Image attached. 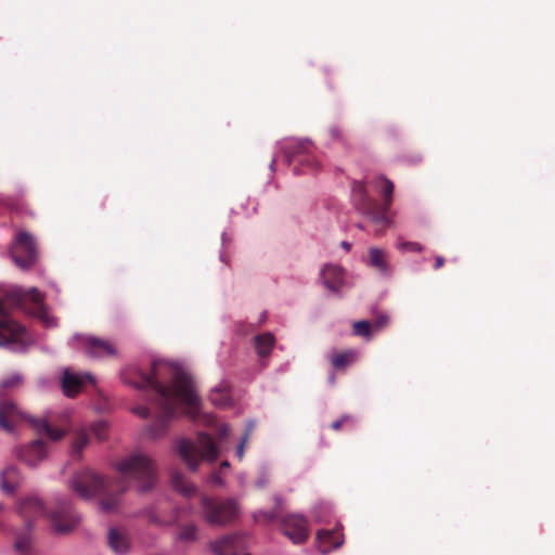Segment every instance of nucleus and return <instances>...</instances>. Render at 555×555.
I'll list each match as a JSON object with an SVG mask.
<instances>
[{"label":"nucleus","mask_w":555,"mask_h":555,"mask_svg":"<svg viewBox=\"0 0 555 555\" xmlns=\"http://www.w3.org/2000/svg\"><path fill=\"white\" fill-rule=\"evenodd\" d=\"M20 481L21 476L15 466H8L0 473V490L7 494H13Z\"/></svg>","instance_id":"412c9836"},{"label":"nucleus","mask_w":555,"mask_h":555,"mask_svg":"<svg viewBox=\"0 0 555 555\" xmlns=\"http://www.w3.org/2000/svg\"><path fill=\"white\" fill-rule=\"evenodd\" d=\"M30 529L31 524L27 522L26 531L16 535L14 547L21 555H26L30 550Z\"/></svg>","instance_id":"c756f323"},{"label":"nucleus","mask_w":555,"mask_h":555,"mask_svg":"<svg viewBox=\"0 0 555 555\" xmlns=\"http://www.w3.org/2000/svg\"><path fill=\"white\" fill-rule=\"evenodd\" d=\"M108 544L117 555H124L129 548V540L125 532L111 528L108 531Z\"/></svg>","instance_id":"b1692460"},{"label":"nucleus","mask_w":555,"mask_h":555,"mask_svg":"<svg viewBox=\"0 0 555 555\" xmlns=\"http://www.w3.org/2000/svg\"><path fill=\"white\" fill-rule=\"evenodd\" d=\"M324 285L336 292L339 289L344 280V270L339 266L327 264L321 272Z\"/></svg>","instance_id":"aec40b11"},{"label":"nucleus","mask_w":555,"mask_h":555,"mask_svg":"<svg viewBox=\"0 0 555 555\" xmlns=\"http://www.w3.org/2000/svg\"><path fill=\"white\" fill-rule=\"evenodd\" d=\"M446 260L442 256H436L435 257V263H434V269L435 270H439L440 268L443 267Z\"/></svg>","instance_id":"37998d69"},{"label":"nucleus","mask_w":555,"mask_h":555,"mask_svg":"<svg viewBox=\"0 0 555 555\" xmlns=\"http://www.w3.org/2000/svg\"><path fill=\"white\" fill-rule=\"evenodd\" d=\"M69 488L81 499L89 501L95 496H100V507L103 512H115L117 499L108 498L111 486L108 480L91 468H83L72 477Z\"/></svg>","instance_id":"20e7f679"},{"label":"nucleus","mask_w":555,"mask_h":555,"mask_svg":"<svg viewBox=\"0 0 555 555\" xmlns=\"http://www.w3.org/2000/svg\"><path fill=\"white\" fill-rule=\"evenodd\" d=\"M177 539L182 542H193L197 539V528L195 525H188L181 529Z\"/></svg>","instance_id":"f704fd0d"},{"label":"nucleus","mask_w":555,"mask_h":555,"mask_svg":"<svg viewBox=\"0 0 555 555\" xmlns=\"http://www.w3.org/2000/svg\"><path fill=\"white\" fill-rule=\"evenodd\" d=\"M144 514L151 524L158 527L173 525L179 518V509L173 508L167 514L165 508L158 505L147 507Z\"/></svg>","instance_id":"f3484780"},{"label":"nucleus","mask_w":555,"mask_h":555,"mask_svg":"<svg viewBox=\"0 0 555 555\" xmlns=\"http://www.w3.org/2000/svg\"><path fill=\"white\" fill-rule=\"evenodd\" d=\"M275 165V159H272L271 162V168H273V166Z\"/></svg>","instance_id":"09e8293b"},{"label":"nucleus","mask_w":555,"mask_h":555,"mask_svg":"<svg viewBox=\"0 0 555 555\" xmlns=\"http://www.w3.org/2000/svg\"><path fill=\"white\" fill-rule=\"evenodd\" d=\"M356 427V418L352 415L345 414L340 416L338 420L334 421L330 428L334 431L344 430H352Z\"/></svg>","instance_id":"2f4dec72"},{"label":"nucleus","mask_w":555,"mask_h":555,"mask_svg":"<svg viewBox=\"0 0 555 555\" xmlns=\"http://www.w3.org/2000/svg\"><path fill=\"white\" fill-rule=\"evenodd\" d=\"M182 461L191 470H196L202 464L211 465L217 460L218 453H180Z\"/></svg>","instance_id":"5701e85b"},{"label":"nucleus","mask_w":555,"mask_h":555,"mask_svg":"<svg viewBox=\"0 0 555 555\" xmlns=\"http://www.w3.org/2000/svg\"><path fill=\"white\" fill-rule=\"evenodd\" d=\"M10 254L17 267L22 269L33 267L38 257L37 245L34 237L27 232H18Z\"/></svg>","instance_id":"6e6552de"},{"label":"nucleus","mask_w":555,"mask_h":555,"mask_svg":"<svg viewBox=\"0 0 555 555\" xmlns=\"http://www.w3.org/2000/svg\"><path fill=\"white\" fill-rule=\"evenodd\" d=\"M332 515V505L328 503H320L314 506L312 516L317 522H327Z\"/></svg>","instance_id":"473e14b6"},{"label":"nucleus","mask_w":555,"mask_h":555,"mask_svg":"<svg viewBox=\"0 0 555 555\" xmlns=\"http://www.w3.org/2000/svg\"><path fill=\"white\" fill-rule=\"evenodd\" d=\"M18 460L29 468H37L47 461V453H18Z\"/></svg>","instance_id":"7c9ffc66"},{"label":"nucleus","mask_w":555,"mask_h":555,"mask_svg":"<svg viewBox=\"0 0 555 555\" xmlns=\"http://www.w3.org/2000/svg\"><path fill=\"white\" fill-rule=\"evenodd\" d=\"M285 157L289 165L296 164L295 171L298 173H306L315 171L319 168V163L312 154L309 153L307 142L297 141L291 142L284 147Z\"/></svg>","instance_id":"1a4fd4ad"},{"label":"nucleus","mask_w":555,"mask_h":555,"mask_svg":"<svg viewBox=\"0 0 555 555\" xmlns=\"http://www.w3.org/2000/svg\"><path fill=\"white\" fill-rule=\"evenodd\" d=\"M201 504L204 519L212 526H225L241 513L240 504L235 499L217 502L208 496H203Z\"/></svg>","instance_id":"423d86ee"},{"label":"nucleus","mask_w":555,"mask_h":555,"mask_svg":"<svg viewBox=\"0 0 555 555\" xmlns=\"http://www.w3.org/2000/svg\"><path fill=\"white\" fill-rule=\"evenodd\" d=\"M198 441L203 447L202 451H218V449L215 446L214 439L210 435L204 433L198 434ZM177 451L185 452L197 450L194 448L193 442L191 440L182 439Z\"/></svg>","instance_id":"393cba45"},{"label":"nucleus","mask_w":555,"mask_h":555,"mask_svg":"<svg viewBox=\"0 0 555 555\" xmlns=\"http://www.w3.org/2000/svg\"><path fill=\"white\" fill-rule=\"evenodd\" d=\"M282 532L294 543L302 544L309 537L307 519L299 514L287 515L281 524Z\"/></svg>","instance_id":"4468645a"},{"label":"nucleus","mask_w":555,"mask_h":555,"mask_svg":"<svg viewBox=\"0 0 555 555\" xmlns=\"http://www.w3.org/2000/svg\"><path fill=\"white\" fill-rule=\"evenodd\" d=\"M86 352L95 359H105L117 354L116 347L112 341L95 336L86 338Z\"/></svg>","instance_id":"2eb2a0df"},{"label":"nucleus","mask_w":555,"mask_h":555,"mask_svg":"<svg viewBox=\"0 0 555 555\" xmlns=\"http://www.w3.org/2000/svg\"><path fill=\"white\" fill-rule=\"evenodd\" d=\"M379 191L384 197L383 204L377 203L376 199L369 196L366 189L363 183L357 182L353 186L356 195V208L366 217H369L373 223L380 227L376 233L379 234L382 230L390 224V218L388 211L392 204L393 182L384 176L377 179Z\"/></svg>","instance_id":"7ed1b4c3"},{"label":"nucleus","mask_w":555,"mask_h":555,"mask_svg":"<svg viewBox=\"0 0 555 555\" xmlns=\"http://www.w3.org/2000/svg\"><path fill=\"white\" fill-rule=\"evenodd\" d=\"M238 482H240L241 486H243L245 483V476L244 475L238 476Z\"/></svg>","instance_id":"49530a36"},{"label":"nucleus","mask_w":555,"mask_h":555,"mask_svg":"<svg viewBox=\"0 0 555 555\" xmlns=\"http://www.w3.org/2000/svg\"><path fill=\"white\" fill-rule=\"evenodd\" d=\"M21 422H27L38 438L34 443L46 448L48 442H56L63 439L65 431L53 427L47 416L35 417L26 414L17 405L7 399L0 400V430L13 434Z\"/></svg>","instance_id":"f03ea898"},{"label":"nucleus","mask_w":555,"mask_h":555,"mask_svg":"<svg viewBox=\"0 0 555 555\" xmlns=\"http://www.w3.org/2000/svg\"><path fill=\"white\" fill-rule=\"evenodd\" d=\"M388 322H389V318H388V315H386V314H382V315H379V317L374 321V323H373V325H372V326H373L375 330H380V328H383L384 326H386V325L388 324Z\"/></svg>","instance_id":"ea45409f"},{"label":"nucleus","mask_w":555,"mask_h":555,"mask_svg":"<svg viewBox=\"0 0 555 555\" xmlns=\"http://www.w3.org/2000/svg\"><path fill=\"white\" fill-rule=\"evenodd\" d=\"M352 327H353L354 335L366 337L371 333L372 324L369 321L361 320V321L354 322Z\"/></svg>","instance_id":"c9c22d12"},{"label":"nucleus","mask_w":555,"mask_h":555,"mask_svg":"<svg viewBox=\"0 0 555 555\" xmlns=\"http://www.w3.org/2000/svg\"><path fill=\"white\" fill-rule=\"evenodd\" d=\"M20 383V377L18 376H13L11 378H8L2 382V387L3 388H10V387H13L15 385H17Z\"/></svg>","instance_id":"79ce46f5"},{"label":"nucleus","mask_w":555,"mask_h":555,"mask_svg":"<svg viewBox=\"0 0 555 555\" xmlns=\"http://www.w3.org/2000/svg\"><path fill=\"white\" fill-rule=\"evenodd\" d=\"M331 364L335 370H345L348 365L354 362L356 351L346 350L335 352L331 356Z\"/></svg>","instance_id":"c85d7f7f"},{"label":"nucleus","mask_w":555,"mask_h":555,"mask_svg":"<svg viewBox=\"0 0 555 555\" xmlns=\"http://www.w3.org/2000/svg\"><path fill=\"white\" fill-rule=\"evenodd\" d=\"M18 513L26 519L42 517L44 516V506L39 498L28 496L18 504Z\"/></svg>","instance_id":"6ab92c4d"},{"label":"nucleus","mask_w":555,"mask_h":555,"mask_svg":"<svg viewBox=\"0 0 555 555\" xmlns=\"http://www.w3.org/2000/svg\"><path fill=\"white\" fill-rule=\"evenodd\" d=\"M28 341L26 328L10 318L5 312L0 314V346L24 348Z\"/></svg>","instance_id":"9d476101"},{"label":"nucleus","mask_w":555,"mask_h":555,"mask_svg":"<svg viewBox=\"0 0 555 555\" xmlns=\"http://www.w3.org/2000/svg\"><path fill=\"white\" fill-rule=\"evenodd\" d=\"M274 500H275L276 504L280 505L281 499L279 496H275Z\"/></svg>","instance_id":"de8ad7c7"},{"label":"nucleus","mask_w":555,"mask_h":555,"mask_svg":"<svg viewBox=\"0 0 555 555\" xmlns=\"http://www.w3.org/2000/svg\"><path fill=\"white\" fill-rule=\"evenodd\" d=\"M254 340L257 354L261 358L268 357L275 344V338L271 333L259 334L255 336Z\"/></svg>","instance_id":"bb28decb"},{"label":"nucleus","mask_w":555,"mask_h":555,"mask_svg":"<svg viewBox=\"0 0 555 555\" xmlns=\"http://www.w3.org/2000/svg\"><path fill=\"white\" fill-rule=\"evenodd\" d=\"M118 470L125 479L133 480L141 492L151 490L156 482L154 464L145 453H134L118 465Z\"/></svg>","instance_id":"39448f33"},{"label":"nucleus","mask_w":555,"mask_h":555,"mask_svg":"<svg viewBox=\"0 0 555 555\" xmlns=\"http://www.w3.org/2000/svg\"><path fill=\"white\" fill-rule=\"evenodd\" d=\"M74 459H75V461H78L79 460V454H76Z\"/></svg>","instance_id":"8fccbe9b"},{"label":"nucleus","mask_w":555,"mask_h":555,"mask_svg":"<svg viewBox=\"0 0 555 555\" xmlns=\"http://www.w3.org/2000/svg\"><path fill=\"white\" fill-rule=\"evenodd\" d=\"M171 485L176 491L185 498H191L196 492V487L189 482L180 473L177 472L171 473Z\"/></svg>","instance_id":"cd10ccee"},{"label":"nucleus","mask_w":555,"mask_h":555,"mask_svg":"<svg viewBox=\"0 0 555 555\" xmlns=\"http://www.w3.org/2000/svg\"><path fill=\"white\" fill-rule=\"evenodd\" d=\"M210 402L221 409L228 408L232 404L231 388L228 383H222L215 387L209 393Z\"/></svg>","instance_id":"4be33fe9"},{"label":"nucleus","mask_w":555,"mask_h":555,"mask_svg":"<svg viewBox=\"0 0 555 555\" xmlns=\"http://www.w3.org/2000/svg\"><path fill=\"white\" fill-rule=\"evenodd\" d=\"M254 427H255V424L253 422H249L247 424L246 433L244 434V436L240 440V442H238V444L236 447V451H238V452L244 451V449L246 448L247 440H248L251 431L254 430Z\"/></svg>","instance_id":"58836bf2"},{"label":"nucleus","mask_w":555,"mask_h":555,"mask_svg":"<svg viewBox=\"0 0 555 555\" xmlns=\"http://www.w3.org/2000/svg\"><path fill=\"white\" fill-rule=\"evenodd\" d=\"M237 454H238V457H240V459H242V456H243V454H244V453H243V452H240V453H237Z\"/></svg>","instance_id":"3c124183"},{"label":"nucleus","mask_w":555,"mask_h":555,"mask_svg":"<svg viewBox=\"0 0 555 555\" xmlns=\"http://www.w3.org/2000/svg\"><path fill=\"white\" fill-rule=\"evenodd\" d=\"M52 526L57 533H67L76 527L80 518L70 509L66 499H57V508L51 515Z\"/></svg>","instance_id":"f8f14e48"},{"label":"nucleus","mask_w":555,"mask_h":555,"mask_svg":"<svg viewBox=\"0 0 555 555\" xmlns=\"http://www.w3.org/2000/svg\"><path fill=\"white\" fill-rule=\"evenodd\" d=\"M124 382L147 392L153 408L140 404L132 412L141 418L153 415L146 431L150 438L163 436L171 420L177 417L180 406L193 422H203L207 426H217L220 439L225 438L230 428L227 424H217L216 417L202 411V402L191 376L179 365L159 360L154 361L147 372L133 367L122 375Z\"/></svg>","instance_id":"f257e3e1"},{"label":"nucleus","mask_w":555,"mask_h":555,"mask_svg":"<svg viewBox=\"0 0 555 555\" xmlns=\"http://www.w3.org/2000/svg\"><path fill=\"white\" fill-rule=\"evenodd\" d=\"M398 248L402 251H412V253H421L423 251V246L416 242H401L398 244Z\"/></svg>","instance_id":"4c0bfd02"},{"label":"nucleus","mask_w":555,"mask_h":555,"mask_svg":"<svg viewBox=\"0 0 555 555\" xmlns=\"http://www.w3.org/2000/svg\"><path fill=\"white\" fill-rule=\"evenodd\" d=\"M230 467V464L228 461H222L221 464H220V467H219V470L218 472H214L210 476V480L211 482L218 485V486H224V481L221 477V473L224 470V469H228Z\"/></svg>","instance_id":"e433bc0d"},{"label":"nucleus","mask_w":555,"mask_h":555,"mask_svg":"<svg viewBox=\"0 0 555 555\" xmlns=\"http://www.w3.org/2000/svg\"><path fill=\"white\" fill-rule=\"evenodd\" d=\"M279 515L278 509H271V511H264L259 509L255 513H253L254 521L257 524H269L276 519Z\"/></svg>","instance_id":"72a5a7b5"},{"label":"nucleus","mask_w":555,"mask_h":555,"mask_svg":"<svg viewBox=\"0 0 555 555\" xmlns=\"http://www.w3.org/2000/svg\"><path fill=\"white\" fill-rule=\"evenodd\" d=\"M340 245H341V247H343L345 250H347V251H348V250H350V248H351V244H350V243H348V242H346V241L341 242V244H340Z\"/></svg>","instance_id":"a18cd8bd"},{"label":"nucleus","mask_w":555,"mask_h":555,"mask_svg":"<svg viewBox=\"0 0 555 555\" xmlns=\"http://www.w3.org/2000/svg\"><path fill=\"white\" fill-rule=\"evenodd\" d=\"M250 539L247 532H235L211 542L210 548L217 555H248L245 550Z\"/></svg>","instance_id":"9b49d317"},{"label":"nucleus","mask_w":555,"mask_h":555,"mask_svg":"<svg viewBox=\"0 0 555 555\" xmlns=\"http://www.w3.org/2000/svg\"><path fill=\"white\" fill-rule=\"evenodd\" d=\"M107 437V424L105 421L95 422L90 426L80 427L75 430L73 435V447L76 451H81L87 447H91V440L96 439L99 441L105 440Z\"/></svg>","instance_id":"ddd939ff"},{"label":"nucleus","mask_w":555,"mask_h":555,"mask_svg":"<svg viewBox=\"0 0 555 555\" xmlns=\"http://www.w3.org/2000/svg\"><path fill=\"white\" fill-rule=\"evenodd\" d=\"M330 133H331V135H332L333 138H339V135H340V130H339L338 128H332V129L330 130Z\"/></svg>","instance_id":"c03bdc74"},{"label":"nucleus","mask_w":555,"mask_h":555,"mask_svg":"<svg viewBox=\"0 0 555 555\" xmlns=\"http://www.w3.org/2000/svg\"><path fill=\"white\" fill-rule=\"evenodd\" d=\"M269 483V476L266 472H262L257 478L255 486L258 489H263Z\"/></svg>","instance_id":"a19ab883"},{"label":"nucleus","mask_w":555,"mask_h":555,"mask_svg":"<svg viewBox=\"0 0 555 555\" xmlns=\"http://www.w3.org/2000/svg\"><path fill=\"white\" fill-rule=\"evenodd\" d=\"M369 260L370 266L380 273H387L389 271L387 254L385 250L377 247H371L369 249Z\"/></svg>","instance_id":"a878e982"},{"label":"nucleus","mask_w":555,"mask_h":555,"mask_svg":"<svg viewBox=\"0 0 555 555\" xmlns=\"http://www.w3.org/2000/svg\"><path fill=\"white\" fill-rule=\"evenodd\" d=\"M87 382L93 383V377L90 374L79 375L65 370L61 379L62 390L65 396L75 397L81 391Z\"/></svg>","instance_id":"dca6fc26"},{"label":"nucleus","mask_w":555,"mask_h":555,"mask_svg":"<svg viewBox=\"0 0 555 555\" xmlns=\"http://www.w3.org/2000/svg\"><path fill=\"white\" fill-rule=\"evenodd\" d=\"M5 299L20 308H24L28 302L33 304L40 319L51 325L43 305V295L36 287L29 289L17 288L9 294L0 288V314L5 312Z\"/></svg>","instance_id":"0eeeda50"},{"label":"nucleus","mask_w":555,"mask_h":555,"mask_svg":"<svg viewBox=\"0 0 555 555\" xmlns=\"http://www.w3.org/2000/svg\"><path fill=\"white\" fill-rule=\"evenodd\" d=\"M343 542V535L337 530L321 529L317 533L318 547L323 554L339 547Z\"/></svg>","instance_id":"a211bd4d"}]
</instances>
